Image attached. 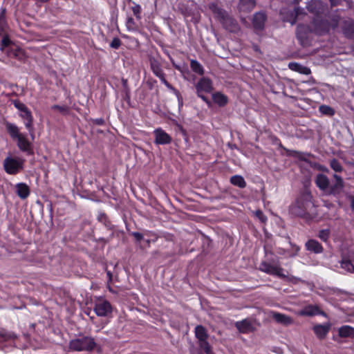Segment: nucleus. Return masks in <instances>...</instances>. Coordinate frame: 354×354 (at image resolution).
<instances>
[{
	"instance_id": "nucleus-51",
	"label": "nucleus",
	"mask_w": 354,
	"mask_h": 354,
	"mask_svg": "<svg viewBox=\"0 0 354 354\" xmlns=\"http://www.w3.org/2000/svg\"><path fill=\"white\" fill-rule=\"evenodd\" d=\"M17 193L19 197L22 198V183H19L17 185Z\"/></svg>"
},
{
	"instance_id": "nucleus-48",
	"label": "nucleus",
	"mask_w": 354,
	"mask_h": 354,
	"mask_svg": "<svg viewBox=\"0 0 354 354\" xmlns=\"http://www.w3.org/2000/svg\"><path fill=\"white\" fill-rule=\"evenodd\" d=\"M92 122L94 124L100 125V126L104 125L105 123V121H104V118H102L93 119Z\"/></svg>"
},
{
	"instance_id": "nucleus-18",
	"label": "nucleus",
	"mask_w": 354,
	"mask_h": 354,
	"mask_svg": "<svg viewBox=\"0 0 354 354\" xmlns=\"http://www.w3.org/2000/svg\"><path fill=\"white\" fill-rule=\"evenodd\" d=\"M342 33L348 39H354V21L346 20L342 24Z\"/></svg>"
},
{
	"instance_id": "nucleus-24",
	"label": "nucleus",
	"mask_w": 354,
	"mask_h": 354,
	"mask_svg": "<svg viewBox=\"0 0 354 354\" xmlns=\"http://www.w3.org/2000/svg\"><path fill=\"white\" fill-rule=\"evenodd\" d=\"M338 335L342 338H354V328L344 325L338 328Z\"/></svg>"
},
{
	"instance_id": "nucleus-35",
	"label": "nucleus",
	"mask_w": 354,
	"mask_h": 354,
	"mask_svg": "<svg viewBox=\"0 0 354 354\" xmlns=\"http://www.w3.org/2000/svg\"><path fill=\"white\" fill-rule=\"evenodd\" d=\"M341 267L349 272H354V265L349 259L345 258L342 259L341 261Z\"/></svg>"
},
{
	"instance_id": "nucleus-17",
	"label": "nucleus",
	"mask_w": 354,
	"mask_h": 354,
	"mask_svg": "<svg viewBox=\"0 0 354 354\" xmlns=\"http://www.w3.org/2000/svg\"><path fill=\"white\" fill-rule=\"evenodd\" d=\"M32 120L33 119L30 111L25 105H24V121L25 122L26 128L29 132L30 138L32 141L35 139Z\"/></svg>"
},
{
	"instance_id": "nucleus-57",
	"label": "nucleus",
	"mask_w": 354,
	"mask_h": 354,
	"mask_svg": "<svg viewBox=\"0 0 354 354\" xmlns=\"http://www.w3.org/2000/svg\"><path fill=\"white\" fill-rule=\"evenodd\" d=\"M315 166L316 167L317 169H318L320 171H327V169L326 168V167H324L322 165L315 164Z\"/></svg>"
},
{
	"instance_id": "nucleus-40",
	"label": "nucleus",
	"mask_w": 354,
	"mask_h": 354,
	"mask_svg": "<svg viewBox=\"0 0 354 354\" xmlns=\"http://www.w3.org/2000/svg\"><path fill=\"white\" fill-rule=\"evenodd\" d=\"M330 234L329 229H323L319 231L317 236L324 242H327Z\"/></svg>"
},
{
	"instance_id": "nucleus-62",
	"label": "nucleus",
	"mask_w": 354,
	"mask_h": 354,
	"mask_svg": "<svg viewBox=\"0 0 354 354\" xmlns=\"http://www.w3.org/2000/svg\"><path fill=\"white\" fill-rule=\"evenodd\" d=\"M176 68L178 69L179 67L178 66H174Z\"/></svg>"
},
{
	"instance_id": "nucleus-60",
	"label": "nucleus",
	"mask_w": 354,
	"mask_h": 354,
	"mask_svg": "<svg viewBox=\"0 0 354 354\" xmlns=\"http://www.w3.org/2000/svg\"><path fill=\"white\" fill-rule=\"evenodd\" d=\"M35 1H37V2H39V3H47L50 0H35Z\"/></svg>"
},
{
	"instance_id": "nucleus-6",
	"label": "nucleus",
	"mask_w": 354,
	"mask_h": 354,
	"mask_svg": "<svg viewBox=\"0 0 354 354\" xmlns=\"http://www.w3.org/2000/svg\"><path fill=\"white\" fill-rule=\"evenodd\" d=\"M149 64H150V68L153 73L160 79L161 82L171 91L174 93L178 98V100L180 98H181L180 92L174 88L167 80H166V75L164 73L162 65L160 62L154 57H149Z\"/></svg>"
},
{
	"instance_id": "nucleus-44",
	"label": "nucleus",
	"mask_w": 354,
	"mask_h": 354,
	"mask_svg": "<svg viewBox=\"0 0 354 354\" xmlns=\"http://www.w3.org/2000/svg\"><path fill=\"white\" fill-rule=\"evenodd\" d=\"M122 45V41L118 37H114L110 43V46L114 49H118Z\"/></svg>"
},
{
	"instance_id": "nucleus-4",
	"label": "nucleus",
	"mask_w": 354,
	"mask_h": 354,
	"mask_svg": "<svg viewBox=\"0 0 354 354\" xmlns=\"http://www.w3.org/2000/svg\"><path fill=\"white\" fill-rule=\"evenodd\" d=\"M208 8L212 11L214 18L218 20L223 28L230 32H238L240 26L237 21L228 15L227 12L220 7L217 2H211Z\"/></svg>"
},
{
	"instance_id": "nucleus-29",
	"label": "nucleus",
	"mask_w": 354,
	"mask_h": 354,
	"mask_svg": "<svg viewBox=\"0 0 354 354\" xmlns=\"http://www.w3.org/2000/svg\"><path fill=\"white\" fill-rule=\"evenodd\" d=\"M230 182L232 185L241 189L245 188L246 187V182L244 178L240 175L232 176L230 179Z\"/></svg>"
},
{
	"instance_id": "nucleus-26",
	"label": "nucleus",
	"mask_w": 354,
	"mask_h": 354,
	"mask_svg": "<svg viewBox=\"0 0 354 354\" xmlns=\"http://www.w3.org/2000/svg\"><path fill=\"white\" fill-rule=\"evenodd\" d=\"M289 68L295 71H297L301 74L309 75L311 73L310 69L305 66L296 62H292L289 64Z\"/></svg>"
},
{
	"instance_id": "nucleus-59",
	"label": "nucleus",
	"mask_w": 354,
	"mask_h": 354,
	"mask_svg": "<svg viewBox=\"0 0 354 354\" xmlns=\"http://www.w3.org/2000/svg\"><path fill=\"white\" fill-rule=\"evenodd\" d=\"M349 199L351 201V207L354 211V196H350Z\"/></svg>"
},
{
	"instance_id": "nucleus-7",
	"label": "nucleus",
	"mask_w": 354,
	"mask_h": 354,
	"mask_svg": "<svg viewBox=\"0 0 354 354\" xmlns=\"http://www.w3.org/2000/svg\"><path fill=\"white\" fill-rule=\"evenodd\" d=\"M3 168L7 174L15 175L22 169V159L8 156L3 161Z\"/></svg>"
},
{
	"instance_id": "nucleus-15",
	"label": "nucleus",
	"mask_w": 354,
	"mask_h": 354,
	"mask_svg": "<svg viewBox=\"0 0 354 354\" xmlns=\"http://www.w3.org/2000/svg\"><path fill=\"white\" fill-rule=\"evenodd\" d=\"M196 93H209L213 90L212 82L207 77H201L195 85Z\"/></svg>"
},
{
	"instance_id": "nucleus-55",
	"label": "nucleus",
	"mask_w": 354,
	"mask_h": 354,
	"mask_svg": "<svg viewBox=\"0 0 354 354\" xmlns=\"http://www.w3.org/2000/svg\"><path fill=\"white\" fill-rule=\"evenodd\" d=\"M14 104H15V107L19 111L22 112V103H21L20 101H15Z\"/></svg>"
},
{
	"instance_id": "nucleus-8",
	"label": "nucleus",
	"mask_w": 354,
	"mask_h": 354,
	"mask_svg": "<svg viewBox=\"0 0 354 354\" xmlns=\"http://www.w3.org/2000/svg\"><path fill=\"white\" fill-rule=\"evenodd\" d=\"M313 32V28L310 25L299 24L296 29V37L300 44L306 46L309 44V35Z\"/></svg>"
},
{
	"instance_id": "nucleus-30",
	"label": "nucleus",
	"mask_w": 354,
	"mask_h": 354,
	"mask_svg": "<svg viewBox=\"0 0 354 354\" xmlns=\"http://www.w3.org/2000/svg\"><path fill=\"white\" fill-rule=\"evenodd\" d=\"M127 30L131 32H138L140 26L132 17H128L125 22Z\"/></svg>"
},
{
	"instance_id": "nucleus-42",
	"label": "nucleus",
	"mask_w": 354,
	"mask_h": 354,
	"mask_svg": "<svg viewBox=\"0 0 354 354\" xmlns=\"http://www.w3.org/2000/svg\"><path fill=\"white\" fill-rule=\"evenodd\" d=\"M97 219L102 223L106 227H109L111 225L107 215L105 213H101L98 215Z\"/></svg>"
},
{
	"instance_id": "nucleus-13",
	"label": "nucleus",
	"mask_w": 354,
	"mask_h": 354,
	"mask_svg": "<svg viewBox=\"0 0 354 354\" xmlns=\"http://www.w3.org/2000/svg\"><path fill=\"white\" fill-rule=\"evenodd\" d=\"M333 178L335 180V183L328 187V194L338 197L342 192L344 186V180L342 178L337 174H334Z\"/></svg>"
},
{
	"instance_id": "nucleus-33",
	"label": "nucleus",
	"mask_w": 354,
	"mask_h": 354,
	"mask_svg": "<svg viewBox=\"0 0 354 354\" xmlns=\"http://www.w3.org/2000/svg\"><path fill=\"white\" fill-rule=\"evenodd\" d=\"M190 68L193 72L198 75H203L204 74V68L197 60L192 59L190 61Z\"/></svg>"
},
{
	"instance_id": "nucleus-58",
	"label": "nucleus",
	"mask_w": 354,
	"mask_h": 354,
	"mask_svg": "<svg viewBox=\"0 0 354 354\" xmlns=\"http://www.w3.org/2000/svg\"><path fill=\"white\" fill-rule=\"evenodd\" d=\"M341 0H329L332 6H336L340 3Z\"/></svg>"
},
{
	"instance_id": "nucleus-43",
	"label": "nucleus",
	"mask_w": 354,
	"mask_h": 354,
	"mask_svg": "<svg viewBox=\"0 0 354 354\" xmlns=\"http://www.w3.org/2000/svg\"><path fill=\"white\" fill-rule=\"evenodd\" d=\"M240 3L248 8H253L256 5L255 0H240Z\"/></svg>"
},
{
	"instance_id": "nucleus-56",
	"label": "nucleus",
	"mask_w": 354,
	"mask_h": 354,
	"mask_svg": "<svg viewBox=\"0 0 354 354\" xmlns=\"http://www.w3.org/2000/svg\"><path fill=\"white\" fill-rule=\"evenodd\" d=\"M298 14H299V8H295L294 10V12L292 13V15H294V17H295L293 21H292V24H293L296 22V18H297V16L298 15Z\"/></svg>"
},
{
	"instance_id": "nucleus-19",
	"label": "nucleus",
	"mask_w": 354,
	"mask_h": 354,
	"mask_svg": "<svg viewBox=\"0 0 354 354\" xmlns=\"http://www.w3.org/2000/svg\"><path fill=\"white\" fill-rule=\"evenodd\" d=\"M330 329V325L329 324H317L313 326V332L319 339H324L328 335Z\"/></svg>"
},
{
	"instance_id": "nucleus-46",
	"label": "nucleus",
	"mask_w": 354,
	"mask_h": 354,
	"mask_svg": "<svg viewBox=\"0 0 354 354\" xmlns=\"http://www.w3.org/2000/svg\"><path fill=\"white\" fill-rule=\"evenodd\" d=\"M255 215L262 223H265L267 221V217L263 214L261 210H257Z\"/></svg>"
},
{
	"instance_id": "nucleus-11",
	"label": "nucleus",
	"mask_w": 354,
	"mask_h": 354,
	"mask_svg": "<svg viewBox=\"0 0 354 354\" xmlns=\"http://www.w3.org/2000/svg\"><path fill=\"white\" fill-rule=\"evenodd\" d=\"M112 310V306L107 300H103L95 304L94 311L99 317H107L111 314Z\"/></svg>"
},
{
	"instance_id": "nucleus-14",
	"label": "nucleus",
	"mask_w": 354,
	"mask_h": 354,
	"mask_svg": "<svg viewBox=\"0 0 354 354\" xmlns=\"http://www.w3.org/2000/svg\"><path fill=\"white\" fill-rule=\"evenodd\" d=\"M267 20L266 13L263 12H256L252 17V24L256 32L262 31L265 27V23Z\"/></svg>"
},
{
	"instance_id": "nucleus-2",
	"label": "nucleus",
	"mask_w": 354,
	"mask_h": 354,
	"mask_svg": "<svg viewBox=\"0 0 354 354\" xmlns=\"http://www.w3.org/2000/svg\"><path fill=\"white\" fill-rule=\"evenodd\" d=\"M289 212L306 221L313 220L317 216V211L311 192L308 189L301 191L290 205Z\"/></svg>"
},
{
	"instance_id": "nucleus-5",
	"label": "nucleus",
	"mask_w": 354,
	"mask_h": 354,
	"mask_svg": "<svg viewBox=\"0 0 354 354\" xmlns=\"http://www.w3.org/2000/svg\"><path fill=\"white\" fill-rule=\"evenodd\" d=\"M95 339L89 336H83L81 338L71 339L68 343V350L70 351H87L91 352L96 346Z\"/></svg>"
},
{
	"instance_id": "nucleus-21",
	"label": "nucleus",
	"mask_w": 354,
	"mask_h": 354,
	"mask_svg": "<svg viewBox=\"0 0 354 354\" xmlns=\"http://www.w3.org/2000/svg\"><path fill=\"white\" fill-rule=\"evenodd\" d=\"M214 103L220 107H223L228 103V97L221 92L216 91L212 95Z\"/></svg>"
},
{
	"instance_id": "nucleus-10",
	"label": "nucleus",
	"mask_w": 354,
	"mask_h": 354,
	"mask_svg": "<svg viewBox=\"0 0 354 354\" xmlns=\"http://www.w3.org/2000/svg\"><path fill=\"white\" fill-rule=\"evenodd\" d=\"M309 12L314 15V17L325 15L328 7L320 0H311L306 6Z\"/></svg>"
},
{
	"instance_id": "nucleus-36",
	"label": "nucleus",
	"mask_w": 354,
	"mask_h": 354,
	"mask_svg": "<svg viewBox=\"0 0 354 354\" xmlns=\"http://www.w3.org/2000/svg\"><path fill=\"white\" fill-rule=\"evenodd\" d=\"M319 112L325 115L333 116L335 114V110L330 106L322 104L319 107Z\"/></svg>"
},
{
	"instance_id": "nucleus-9",
	"label": "nucleus",
	"mask_w": 354,
	"mask_h": 354,
	"mask_svg": "<svg viewBox=\"0 0 354 354\" xmlns=\"http://www.w3.org/2000/svg\"><path fill=\"white\" fill-rule=\"evenodd\" d=\"M259 270L270 275L277 276L280 279L287 278V276L283 274V268L279 266L272 265L266 261H262L260 263Z\"/></svg>"
},
{
	"instance_id": "nucleus-41",
	"label": "nucleus",
	"mask_w": 354,
	"mask_h": 354,
	"mask_svg": "<svg viewBox=\"0 0 354 354\" xmlns=\"http://www.w3.org/2000/svg\"><path fill=\"white\" fill-rule=\"evenodd\" d=\"M53 110H57L63 115H68L70 112V108L68 106L64 105L60 106L57 104H55L51 106Z\"/></svg>"
},
{
	"instance_id": "nucleus-52",
	"label": "nucleus",
	"mask_w": 354,
	"mask_h": 354,
	"mask_svg": "<svg viewBox=\"0 0 354 354\" xmlns=\"http://www.w3.org/2000/svg\"><path fill=\"white\" fill-rule=\"evenodd\" d=\"M197 96L203 100L205 102H206L207 104H210V101L208 100V98L205 96L203 93H196Z\"/></svg>"
},
{
	"instance_id": "nucleus-38",
	"label": "nucleus",
	"mask_w": 354,
	"mask_h": 354,
	"mask_svg": "<svg viewBox=\"0 0 354 354\" xmlns=\"http://www.w3.org/2000/svg\"><path fill=\"white\" fill-rule=\"evenodd\" d=\"M330 167L335 172H342L344 169L339 161L336 158H333L330 160Z\"/></svg>"
},
{
	"instance_id": "nucleus-50",
	"label": "nucleus",
	"mask_w": 354,
	"mask_h": 354,
	"mask_svg": "<svg viewBox=\"0 0 354 354\" xmlns=\"http://www.w3.org/2000/svg\"><path fill=\"white\" fill-rule=\"evenodd\" d=\"M30 194V189L29 187L24 183V199L27 198Z\"/></svg>"
},
{
	"instance_id": "nucleus-53",
	"label": "nucleus",
	"mask_w": 354,
	"mask_h": 354,
	"mask_svg": "<svg viewBox=\"0 0 354 354\" xmlns=\"http://www.w3.org/2000/svg\"><path fill=\"white\" fill-rule=\"evenodd\" d=\"M274 142L279 145V148H281V149L287 151L286 148H285L283 147V145H282L281 140L277 137L275 136L274 138Z\"/></svg>"
},
{
	"instance_id": "nucleus-25",
	"label": "nucleus",
	"mask_w": 354,
	"mask_h": 354,
	"mask_svg": "<svg viewBox=\"0 0 354 354\" xmlns=\"http://www.w3.org/2000/svg\"><path fill=\"white\" fill-rule=\"evenodd\" d=\"M16 338V335L14 333L8 332L4 329L0 330V343L9 342L10 345Z\"/></svg>"
},
{
	"instance_id": "nucleus-27",
	"label": "nucleus",
	"mask_w": 354,
	"mask_h": 354,
	"mask_svg": "<svg viewBox=\"0 0 354 354\" xmlns=\"http://www.w3.org/2000/svg\"><path fill=\"white\" fill-rule=\"evenodd\" d=\"M235 326L241 333H248L252 328L251 323L246 319L242 321L236 322L235 323Z\"/></svg>"
},
{
	"instance_id": "nucleus-45",
	"label": "nucleus",
	"mask_w": 354,
	"mask_h": 354,
	"mask_svg": "<svg viewBox=\"0 0 354 354\" xmlns=\"http://www.w3.org/2000/svg\"><path fill=\"white\" fill-rule=\"evenodd\" d=\"M291 155L300 160L308 162V160L304 157V154L299 151H292Z\"/></svg>"
},
{
	"instance_id": "nucleus-37",
	"label": "nucleus",
	"mask_w": 354,
	"mask_h": 354,
	"mask_svg": "<svg viewBox=\"0 0 354 354\" xmlns=\"http://www.w3.org/2000/svg\"><path fill=\"white\" fill-rule=\"evenodd\" d=\"M199 347L201 350H203L206 354H214L212 351V346L209 343L207 342V339H205L199 342Z\"/></svg>"
},
{
	"instance_id": "nucleus-23",
	"label": "nucleus",
	"mask_w": 354,
	"mask_h": 354,
	"mask_svg": "<svg viewBox=\"0 0 354 354\" xmlns=\"http://www.w3.org/2000/svg\"><path fill=\"white\" fill-rule=\"evenodd\" d=\"M272 317L276 322L284 326H288L292 323V319L290 317L278 312H272Z\"/></svg>"
},
{
	"instance_id": "nucleus-28",
	"label": "nucleus",
	"mask_w": 354,
	"mask_h": 354,
	"mask_svg": "<svg viewBox=\"0 0 354 354\" xmlns=\"http://www.w3.org/2000/svg\"><path fill=\"white\" fill-rule=\"evenodd\" d=\"M195 336L198 342L207 339L208 334L206 328L202 325H198L195 328Z\"/></svg>"
},
{
	"instance_id": "nucleus-32",
	"label": "nucleus",
	"mask_w": 354,
	"mask_h": 354,
	"mask_svg": "<svg viewBox=\"0 0 354 354\" xmlns=\"http://www.w3.org/2000/svg\"><path fill=\"white\" fill-rule=\"evenodd\" d=\"M24 153L27 155L33 156L34 150L32 142L30 141V138L28 136L24 134Z\"/></svg>"
},
{
	"instance_id": "nucleus-12",
	"label": "nucleus",
	"mask_w": 354,
	"mask_h": 354,
	"mask_svg": "<svg viewBox=\"0 0 354 354\" xmlns=\"http://www.w3.org/2000/svg\"><path fill=\"white\" fill-rule=\"evenodd\" d=\"M155 136L154 142L156 145H168L172 142V138L162 128H157L153 131Z\"/></svg>"
},
{
	"instance_id": "nucleus-47",
	"label": "nucleus",
	"mask_w": 354,
	"mask_h": 354,
	"mask_svg": "<svg viewBox=\"0 0 354 354\" xmlns=\"http://www.w3.org/2000/svg\"><path fill=\"white\" fill-rule=\"evenodd\" d=\"M131 235L135 238L136 241L140 242L143 239V234L138 232H133Z\"/></svg>"
},
{
	"instance_id": "nucleus-16",
	"label": "nucleus",
	"mask_w": 354,
	"mask_h": 354,
	"mask_svg": "<svg viewBox=\"0 0 354 354\" xmlns=\"http://www.w3.org/2000/svg\"><path fill=\"white\" fill-rule=\"evenodd\" d=\"M6 128L11 138L17 140L18 147L22 151V135L19 133L18 127L13 124L7 122Z\"/></svg>"
},
{
	"instance_id": "nucleus-3",
	"label": "nucleus",
	"mask_w": 354,
	"mask_h": 354,
	"mask_svg": "<svg viewBox=\"0 0 354 354\" xmlns=\"http://www.w3.org/2000/svg\"><path fill=\"white\" fill-rule=\"evenodd\" d=\"M340 16L338 14L325 15L313 17L310 24L315 34L324 35L328 33L331 29L337 28Z\"/></svg>"
},
{
	"instance_id": "nucleus-34",
	"label": "nucleus",
	"mask_w": 354,
	"mask_h": 354,
	"mask_svg": "<svg viewBox=\"0 0 354 354\" xmlns=\"http://www.w3.org/2000/svg\"><path fill=\"white\" fill-rule=\"evenodd\" d=\"M133 15L137 21L142 19V8L141 6L136 2H133V6L131 8Z\"/></svg>"
},
{
	"instance_id": "nucleus-31",
	"label": "nucleus",
	"mask_w": 354,
	"mask_h": 354,
	"mask_svg": "<svg viewBox=\"0 0 354 354\" xmlns=\"http://www.w3.org/2000/svg\"><path fill=\"white\" fill-rule=\"evenodd\" d=\"M319 308L317 306H308L301 312V315L305 316H314L319 314Z\"/></svg>"
},
{
	"instance_id": "nucleus-39",
	"label": "nucleus",
	"mask_w": 354,
	"mask_h": 354,
	"mask_svg": "<svg viewBox=\"0 0 354 354\" xmlns=\"http://www.w3.org/2000/svg\"><path fill=\"white\" fill-rule=\"evenodd\" d=\"M145 235L148 236V239L145 240L148 246L150 245L151 243L156 242L158 239V235L153 232L148 231L145 233Z\"/></svg>"
},
{
	"instance_id": "nucleus-20",
	"label": "nucleus",
	"mask_w": 354,
	"mask_h": 354,
	"mask_svg": "<svg viewBox=\"0 0 354 354\" xmlns=\"http://www.w3.org/2000/svg\"><path fill=\"white\" fill-rule=\"evenodd\" d=\"M306 250L315 254H320L324 251V248L320 243L315 239H309L305 244Z\"/></svg>"
},
{
	"instance_id": "nucleus-61",
	"label": "nucleus",
	"mask_w": 354,
	"mask_h": 354,
	"mask_svg": "<svg viewBox=\"0 0 354 354\" xmlns=\"http://www.w3.org/2000/svg\"><path fill=\"white\" fill-rule=\"evenodd\" d=\"M107 274H108V276L109 277V278H110V279H111V277H112V274H111V272H109H109H107Z\"/></svg>"
},
{
	"instance_id": "nucleus-49",
	"label": "nucleus",
	"mask_w": 354,
	"mask_h": 354,
	"mask_svg": "<svg viewBox=\"0 0 354 354\" xmlns=\"http://www.w3.org/2000/svg\"><path fill=\"white\" fill-rule=\"evenodd\" d=\"M122 92L124 93V100L126 101H129L131 98L130 95V88H127L125 90H123Z\"/></svg>"
},
{
	"instance_id": "nucleus-22",
	"label": "nucleus",
	"mask_w": 354,
	"mask_h": 354,
	"mask_svg": "<svg viewBox=\"0 0 354 354\" xmlns=\"http://www.w3.org/2000/svg\"><path fill=\"white\" fill-rule=\"evenodd\" d=\"M315 183L317 187L322 191H326L328 188L330 183L328 178L322 174L317 175Z\"/></svg>"
},
{
	"instance_id": "nucleus-54",
	"label": "nucleus",
	"mask_w": 354,
	"mask_h": 354,
	"mask_svg": "<svg viewBox=\"0 0 354 354\" xmlns=\"http://www.w3.org/2000/svg\"><path fill=\"white\" fill-rule=\"evenodd\" d=\"M122 84L123 90H125L127 88H130L128 85L127 80L122 78Z\"/></svg>"
},
{
	"instance_id": "nucleus-1",
	"label": "nucleus",
	"mask_w": 354,
	"mask_h": 354,
	"mask_svg": "<svg viewBox=\"0 0 354 354\" xmlns=\"http://www.w3.org/2000/svg\"><path fill=\"white\" fill-rule=\"evenodd\" d=\"M3 9L0 13V36L3 37L0 44V50L6 54L8 62L15 66H20L22 63V48L14 43L9 37L8 24Z\"/></svg>"
}]
</instances>
